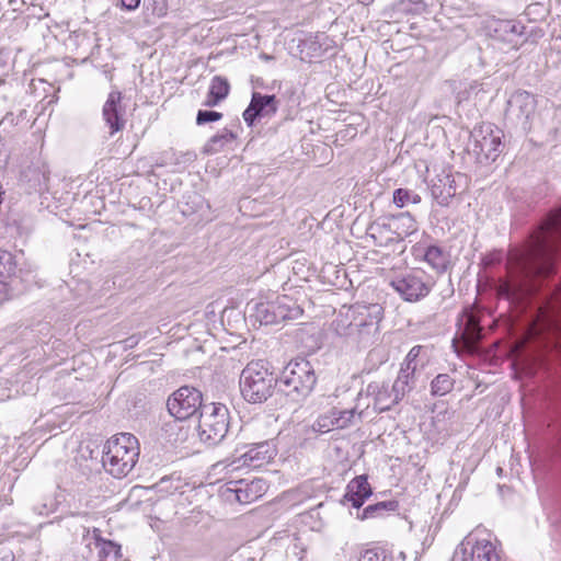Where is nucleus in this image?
Wrapping results in <instances>:
<instances>
[{
  "mask_svg": "<svg viewBox=\"0 0 561 561\" xmlns=\"http://www.w3.org/2000/svg\"><path fill=\"white\" fill-rule=\"evenodd\" d=\"M561 249V208L551 213L540 226L531 243L523 249L511 250L507 256L510 279L503 290L508 297L526 295L538 277H549L556 272V260Z\"/></svg>",
  "mask_w": 561,
  "mask_h": 561,
  "instance_id": "obj_1",
  "label": "nucleus"
},
{
  "mask_svg": "<svg viewBox=\"0 0 561 561\" xmlns=\"http://www.w3.org/2000/svg\"><path fill=\"white\" fill-rule=\"evenodd\" d=\"M138 457V439L130 433H121L106 442L102 463L113 477L123 478L134 469Z\"/></svg>",
  "mask_w": 561,
  "mask_h": 561,
  "instance_id": "obj_2",
  "label": "nucleus"
},
{
  "mask_svg": "<svg viewBox=\"0 0 561 561\" xmlns=\"http://www.w3.org/2000/svg\"><path fill=\"white\" fill-rule=\"evenodd\" d=\"M278 379L270 370L268 363L264 360L250 362L240 375V391L244 400L250 403H263L275 391Z\"/></svg>",
  "mask_w": 561,
  "mask_h": 561,
  "instance_id": "obj_3",
  "label": "nucleus"
},
{
  "mask_svg": "<svg viewBox=\"0 0 561 561\" xmlns=\"http://www.w3.org/2000/svg\"><path fill=\"white\" fill-rule=\"evenodd\" d=\"M317 376L313 365L306 358H295L284 368L278 390L295 403L302 402L313 390Z\"/></svg>",
  "mask_w": 561,
  "mask_h": 561,
  "instance_id": "obj_4",
  "label": "nucleus"
},
{
  "mask_svg": "<svg viewBox=\"0 0 561 561\" xmlns=\"http://www.w3.org/2000/svg\"><path fill=\"white\" fill-rule=\"evenodd\" d=\"M382 313V307L378 304L356 307L352 320L348 321L347 316L337 320L336 333L353 337L358 343H367L379 332Z\"/></svg>",
  "mask_w": 561,
  "mask_h": 561,
  "instance_id": "obj_5",
  "label": "nucleus"
},
{
  "mask_svg": "<svg viewBox=\"0 0 561 561\" xmlns=\"http://www.w3.org/2000/svg\"><path fill=\"white\" fill-rule=\"evenodd\" d=\"M229 411L221 403H206L202 407L197 432L199 439L208 446L219 444L228 433Z\"/></svg>",
  "mask_w": 561,
  "mask_h": 561,
  "instance_id": "obj_6",
  "label": "nucleus"
},
{
  "mask_svg": "<svg viewBox=\"0 0 561 561\" xmlns=\"http://www.w3.org/2000/svg\"><path fill=\"white\" fill-rule=\"evenodd\" d=\"M502 129L490 123H483L471 131L469 150L480 163L495 161L504 149Z\"/></svg>",
  "mask_w": 561,
  "mask_h": 561,
  "instance_id": "obj_7",
  "label": "nucleus"
},
{
  "mask_svg": "<svg viewBox=\"0 0 561 561\" xmlns=\"http://www.w3.org/2000/svg\"><path fill=\"white\" fill-rule=\"evenodd\" d=\"M390 285L404 301L416 302L430 294L434 283L423 270L414 268L397 275Z\"/></svg>",
  "mask_w": 561,
  "mask_h": 561,
  "instance_id": "obj_8",
  "label": "nucleus"
},
{
  "mask_svg": "<svg viewBox=\"0 0 561 561\" xmlns=\"http://www.w3.org/2000/svg\"><path fill=\"white\" fill-rule=\"evenodd\" d=\"M205 404L198 389L184 386L169 397L167 409L170 415L179 421H184L195 415L196 412L201 413L202 407Z\"/></svg>",
  "mask_w": 561,
  "mask_h": 561,
  "instance_id": "obj_9",
  "label": "nucleus"
},
{
  "mask_svg": "<svg viewBox=\"0 0 561 561\" xmlns=\"http://www.w3.org/2000/svg\"><path fill=\"white\" fill-rule=\"evenodd\" d=\"M536 106L537 102L531 93L523 90L515 91L507 100L505 117L527 130L530 128Z\"/></svg>",
  "mask_w": 561,
  "mask_h": 561,
  "instance_id": "obj_10",
  "label": "nucleus"
},
{
  "mask_svg": "<svg viewBox=\"0 0 561 561\" xmlns=\"http://www.w3.org/2000/svg\"><path fill=\"white\" fill-rule=\"evenodd\" d=\"M276 453L275 445L271 440L252 444L247 451L240 453L238 457L228 463L227 468H231V471L242 467L260 468L273 460Z\"/></svg>",
  "mask_w": 561,
  "mask_h": 561,
  "instance_id": "obj_11",
  "label": "nucleus"
},
{
  "mask_svg": "<svg viewBox=\"0 0 561 561\" xmlns=\"http://www.w3.org/2000/svg\"><path fill=\"white\" fill-rule=\"evenodd\" d=\"M265 486V481L262 479L230 481L227 483L224 496L229 502L249 504L263 495Z\"/></svg>",
  "mask_w": 561,
  "mask_h": 561,
  "instance_id": "obj_12",
  "label": "nucleus"
},
{
  "mask_svg": "<svg viewBox=\"0 0 561 561\" xmlns=\"http://www.w3.org/2000/svg\"><path fill=\"white\" fill-rule=\"evenodd\" d=\"M483 27L488 36L507 44H516L525 30V26L517 21L495 16L486 18L483 21Z\"/></svg>",
  "mask_w": 561,
  "mask_h": 561,
  "instance_id": "obj_13",
  "label": "nucleus"
},
{
  "mask_svg": "<svg viewBox=\"0 0 561 561\" xmlns=\"http://www.w3.org/2000/svg\"><path fill=\"white\" fill-rule=\"evenodd\" d=\"M278 108V101L274 94L253 92L249 106L243 112V119L253 126L256 119L273 116Z\"/></svg>",
  "mask_w": 561,
  "mask_h": 561,
  "instance_id": "obj_14",
  "label": "nucleus"
},
{
  "mask_svg": "<svg viewBox=\"0 0 561 561\" xmlns=\"http://www.w3.org/2000/svg\"><path fill=\"white\" fill-rule=\"evenodd\" d=\"M538 321L545 330L561 335V287L540 306Z\"/></svg>",
  "mask_w": 561,
  "mask_h": 561,
  "instance_id": "obj_15",
  "label": "nucleus"
},
{
  "mask_svg": "<svg viewBox=\"0 0 561 561\" xmlns=\"http://www.w3.org/2000/svg\"><path fill=\"white\" fill-rule=\"evenodd\" d=\"M467 543L462 542L455 551L453 561H500L495 546L489 540H478L468 552Z\"/></svg>",
  "mask_w": 561,
  "mask_h": 561,
  "instance_id": "obj_16",
  "label": "nucleus"
},
{
  "mask_svg": "<svg viewBox=\"0 0 561 561\" xmlns=\"http://www.w3.org/2000/svg\"><path fill=\"white\" fill-rule=\"evenodd\" d=\"M123 95L119 91H112L102 108V116L110 128V135L124 129L126 119L124 118L125 110L122 106Z\"/></svg>",
  "mask_w": 561,
  "mask_h": 561,
  "instance_id": "obj_17",
  "label": "nucleus"
},
{
  "mask_svg": "<svg viewBox=\"0 0 561 561\" xmlns=\"http://www.w3.org/2000/svg\"><path fill=\"white\" fill-rule=\"evenodd\" d=\"M83 539H90L88 547L93 543L99 549L100 561H125L123 560L121 546L102 538L100 529L93 528L92 531L84 529Z\"/></svg>",
  "mask_w": 561,
  "mask_h": 561,
  "instance_id": "obj_18",
  "label": "nucleus"
},
{
  "mask_svg": "<svg viewBox=\"0 0 561 561\" xmlns=\"http://www.w3.org/2000/svg\"><path fill=\"white\" fill-rule=\"evenodd\" d=\"M385 227H387L392 234L389 237L391 241H403L407 237L417 231V224L410 213L393 215L388 219Z\"/></svg>",
  "mask_w": 561,
  "mask_h": 561,
  "instance_id": "obj_19",
  "label": "nucleus"
},
{
  "mask_svg": "<svg viewBox=\"0 0 561 561\" xmlns=\"http://www.w3.org/2000/svg\"><path fill=\"white\" fill-rule=\"evenodd\" d=\"M431 192L438 205L448 206L451 198L457 194L455 176L450 173L438 174L433 180Z\"/></svg>",
  "mask_w": 561,
  "mask_h": 561,
  "instance_id": "obj_20",
  "label": "nucleus"
},
{
  "mask_svg": "<svg viewBox=\"0 0 561 561\" xmlns=\"http://www.w3.org/2000/svg\"><path fill=\"white\" fill-rule=\"evenodd\" d=\"M373 494V489L366 476H358L350 481L344 494V503H351L353 507L360 508L365 500Z\"/></svg>",
  "mask_w": 561,
  "mask_h": 561,
  "instance_id": "obj_21",
  "label": "nucleus"
},
{
  "mask_svg": "<svg viewBox=\"0 0 561 561\" xmlns=\"http://www.w3.org/2000/svg\"><path fill=\"white\" fill-rule=\"evenodd\" d=\"M367 394L374 399V408L379 412L389 411L394 402L393 387L389 389L386 382H370L367 386Z\"/></svg>",
  "mask_w": 561,
  "mask_h": 561,
  "instance_id": "obj_22",
  "label": "nucleus"
},
{
  "mask_svg": "<svg viewBox=\"0 0 561 561\" xmlns=\"http://www.w3.org/2000/svg\"><path fill=\"white\" fill-rule=\"evenodd\" d=\"M30 274V271L24 272L19 267V262L11 252L0 250V279L13 282L20 278L22 282H27Z\"/></svg>",
  "mask_w": 561,
  "mask_h": 561,
  "instance_id": "obj_23",
  "label": "nucleus"
},
{
  "mask_svg": "<svg viewBox=\"0 0 561 561\" xmlns=\"http://www.w3.org/2000/svg\"><path fill=\"white\" fill-rule=\"evenodd\" d=\"M416 383L415 370L401 367L392 385L394 402H400L404 396L411 392Z\"/></svg>",
  "mask_w": 561,
  "mask_h": 561,
  "instance_id": "obj_24",
  "label": "nucleus"
},
{
  "mask_svg": "<svg viewBox=\"0 0 561 561\" xmlns=\"http://www.w3.org/2000/svg\"><path fill=\"white\" fill-rule=\"evenodd\" d=\"M424 261L437 273H443L449 264V254L438 245H430L423 254Z\"/></svg>",
  "mask_w": 561,
  "mask_h": 561,
  "instance_id": "obj_25",
  "label": "nucleus"
},
{
  "mask_svg": "<svg viewBox=\"0 0 561 561\" xmlns=\"http://www.w3.org/2000/svg\"><path fill=\"white\" fill-rule=\"evenodd\" d=\"M237 136V133L232 129L224 128L205 144L204 152L207 154L219 152L227 144L233 141Z\"/></svg>",
  "mask_w": 561,
  "mask_h": 561,
  "instance_id": "obj_26",
  "label": "nucleus"
},
{
  "mask_svg": "<svg viewBox=\"0 0 561 561\" xmlns=\"http://www.w3.org/2000/svg\"><path fill=\"white\" fill-rule=\"evenodd\" d=\"M277 310L278 304H257L251 317H254L261 325L277 324L279 323Z\"/></svg>",
  "mask_w": 561,
  "mask_h": 561,
  "instance_id": "obj_27",
  "label": "nucleus"
},
{
  "mask_svg": "<svg viewBox=\"0 0 561 561\" xmlns=\"http://www.w3.org/2000/svg\"><path fill=\"white\" fill-rule=\"evenodd\" d=\"M397 508L398 503L394 501L379 502L373 505H368L363 510L360 514L357 513V518L364 520L375 517H382L389 512H394Z\"/></svg>",
  "mask_w": 561,
  "mask_h": 561,
  "instance_id": "obj_28",
  "label": "nucleus"
},
{
  "mask_svg": "<svg viewBox=\"0 0 561 561\" xmlns=\"http://www.w3.org/2000/svg\"><path fill=\"white\" fill-rule=\"evenodd\" d=\"M336 423H339V421L335 419L334 410L332 409L318 416L311 425V431L317 434H324L337 428Z\"/></svg>",
  "mask_w": 561,
  "mask_h": 561,
  "instance_id": "obj_29",
  "label": "nucleus"
},
{
  "mask_svg": "<svg viewBox=\"0 0 561 561\" xmlns=\"http://www.w3.org/2000/svg\"><path fill=\"white\" fill-rule=\"evenodd\" d=\"M454 383V379L448 374H439L431 383V393L436 397H443L453 390Z\"/></svg>",
  "mask_w": 561,
  "mask_h": 561,
  "instance_id": "obj_30",
  "label": "nucleus"
},
{
  "mask_svg": "<svg viewBox=\"0 0 561 561\" xmlns=\"http://www.w3.org/2000/svg\"><path fill=\"white\" fill-rule=\"evenodd\" d=\"M393 203L398 207H404L409 204L421 203V196L412 190L397 188L393 192Z\"/></svg>",
  "mask_w": 561,
  "mask_h": 561,
  "instance_id": "obj_31",
  "label": "nucleus"
},
{
  "mask_svg": "<svg viewBox=\"0 0 561 561\" xmlns=\"http://www.w3.org/2000/svg\"><path fill=\"white\" fill-rule=\"evenodd\" d=\"M230 85L226 78L215 76L211 79L209 91L211 95L217 96V100H225L229 94Z\"/></svg>",
  "mask_w": 561,
  "mask_h": 561,
  "instance_id": "obj_32",
  "label": "nucleus"
},
{
  "mask_svg": "<svg viewBox=\"0 0 561 561\" xmlns=\"http://www.w3.org/2000/svg\"><path fill=\"white\" fill-rule=\"evenodd\" d=\"M360 561H393L390 551L385 548L376 547L367 549L360 557Z\"/></svg>",
  "mask_w": 561,
  "mask_h": 561,
  "instance_id": "obj_33",
  "label": "nucleus"
},
{
  "mask_svg": "<svg viewBox=\"0 0 561 561\" xmlns=\"http://www.w3.org/2000/svg\"><path fill=\"white\" fill-rule=\"evenodd\" d=\"M277 313L279 322L296 320L302 314V309L297 305L287 306L279 302Z\"/></svg>",
  "mask_w": 561,
  "mask_h": 561,
  "instance_id": "obj_34",
  "label": "nucleus"
},
{
  "mask_svg": "<svg viewBox=\"0 0 561 561\" xmlns=\"http://www.w3.org/2000/svg\"><path fill=\"white\" fill-rule=\"evenodd\" d=\"M389 359V354L383 347H375L369 351L367 355V362L370 363L374 367L386 363Z\"/></svg>",
  "mask_w": 561,
  "mask_h": 561,
  "instance_id": "obj_35",
  "label": "nucleus"
},
{
  "mask_svg": "<svg viewBox=\"0 0 561 561\" xmlns=\"http://www.w3.org/2000/svg\"><path fill=\"white\" fill-rule=\"evenodd\" d=\"M421 351H422V346H420V345L413 346L407 354L403 363L401 364V367L416 371V368H417L416 359H417Z\"/></svg>",
  "mask_w": 561,
  "mask_h": 561,
  "instance_id": "obj_36",
  "label": "nucleus"
},
{
  "mask_svg": "<svg viewBox=\"0 0 561 561\" xmlns=\"http://www.w3.org/2000/svg\"><path fill=\"white\" fill-rule=\"evenodd\" d=\"M222 114L216 111L199 110L196 115V124L204 125L210 122L219 121Z\"/></svg>",
  "mask_w": 561,
  "mask_h": 561,
  "instance_id": "obj_37",
  "label": "nucleus"
},
{
  "mask_svg": "<svg viewBox=\"0 0 561 561\" xmlns=\"http://www.w3.org/2000/svg\"><path fill=\"white\" fill-rule=\"evenodd\" d=\"M334 410V414H335V419H337L339 423L337 424V428H345L347 427L351 423H352V420L355 415V410H336V409H333Z\"/></svg>",
  "mask_w": 561,
  "mask_h": 561,
  "instance_id": "obj_38",
  "label": "nucleus"
},
{
  "mask_svg": "<svg viewBox=\"0 0 561 561\" xmlns=\"http://www.w3.org/2000/svg\"><path fill=\"white\" fill-rule=\"evenodd\" d=\"M119 2L121 9L125 11H135L140 4V0H119Z\"/></svg>",
  "mask_w": 561,
  "mask_h": 561,
  "instance_id": "obj_39",
  "label": "nucleus"
},
{
  "mask_svg": "<svg viewBox=\"0 0 561 561\" xmlns=\"http://www.w3.org/2000/svg\"><path fill=\"white\" fill-rule=\"evenodd\" d=\"M153 13L159 16L167 14V2L165 0H153Z\"/></svg>",
  "mask_w": 561,
  "mask_h": 561,
  "instance_id": "obj_40",
  "label": "nucleus"
},
{
  "mask_svg": "<svg viewBox=\"0 0 561 561\" xmlns=\"http://www.w3.org/2000/svg\"><path fill=\"white\" fill-rule=\"evenodd\" d=\"M10 297L9 283L0 279V302L8 300Z\"/></svg>",
  "mask_w": 561,
  "mask_h": 561,
  "instance_id": "obj_41",
  "label": "nucleus"
},
{
  "mask_svg": "<svg viewBox=\"0 0 561 561\" xmlns=\"http://www.w3.org/2000/svg\"><path fill=\"white\" fill-rule=\"evenodd\" d=\"M222 100H217V96L211 95L210 92H208L206 100H205V105L210 106V107L216 106Z\"/></svg>",
  "mask_w": 561,
  "mask_h": 561,
  "instance_id": "obj_42",
  "label": "nucleus"
},
{
  "mask_svg": "<svg viewBox=\"0 0 561 561\" xmlns=\"http://www.w3.org/2000/svg\"><path fill=\"white\" fill-rule=\"evenodd\" d=\"M182 158H183V162H191L194 160L195 154L192 152H185L182 154Z\"/></svg>",
  "mask_w": 561,
  "mask_h": 561,
  "instance_id": "obj_43",
  "label": "nucleus"
},
{
  "mask_svg": "<svg viewBox=\"0 0 561 561\" xmlns=\"http://www.w3.org/2000/svg\"><path fill=\"white\" fill-rule=\"evenodd\" d=\"M359 3L362 4H365V5H368L370 4L374 0H357Z\"/></svg>",
  "mask_w": 561,
  "mask_h": 561,
  "instance_id": "obj_44",
  "label": "nucleus"
},
{
  "mask_svg": "<svg viewBox=\"0 0 561 561\" xmlns=\"http://www.w3.org/2000/svg\"><path fill=\"white\" fill-rule=\"evenodd\" d=\"M497 473L500 474L502 472V468H497Z\"/></svg>",
  "mask_w": 561,
  "mask_h": 561,
  "instance_id": "obj_45",
  "label": "nucleus"
}]
</instances>
